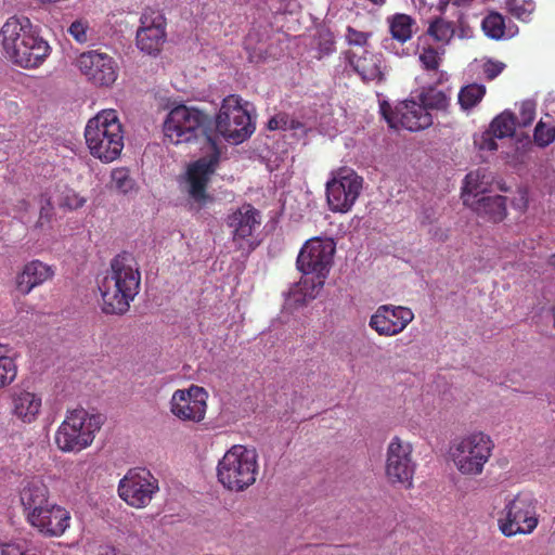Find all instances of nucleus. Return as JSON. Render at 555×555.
Wrapping results in <instances>:
<instances>
[{
    "mask_svg": "<svg viewBox=\"0 0 555 555\" xmlns=\"http://www.w3.org/2000/svg\"><path fill=\"white\" fill-rule=\"evenodd\" d=\"M509 13L518 20L528 21L534 11V3L531 0H507Z\"/></svg>",
    "mask_w": 555,
    "mask_h": 555,
    "instance_id": "4c0bfd02",
    "label": "nucleus"
},
{
    "mask_svg": "<svg viewBox=\"0 0 555 555\" xmlns=\"http://www.w3.org/2000/svg\"><path fill=\"white\" fill-rule=\"evenodd\" d=\"M490 176L487 175L486 170L478 169L470 171L464 179L462 198L465 205H474V201L479 198L480 194H483L487 189Z\"/></svg>",
    "mask_w": 555,
    "mask_h": 555,
    "instance_id": "cd10ccee",
    "label": "nucleus"
},
{
    "mask_svg": "<svg viewBox=\"0 0 555 555\" xmlns=\"http://www.w3.org/2000/svg\"><path fill=\"white\" fill-rule=\"evenodd\" d=\"M137 47L149 55H157L166 40V20L160 11L146 8L140 17Z\"/></svg>",
    "mask_w": 555,
    "mask_h": 555,
    "instance_id": "2eb2a0df",
    "label": "nucleus"
},
{
    "mask_svg": "<svg viewBox=\"0 0 555 555\" xmlns=\"http://www.w3.org/2000/svg\"><path fill=\"white\" fill-rule=\"evenodd\" d=\"M11 351L8 344L0 343V389L9 386L16 378L17 366Z\"/></svg>",
    "mask_w": 555,
    "mask_h": 555,
    "instance_id": "c756f323",
    "label": "nucleus"
},
{
    "mask_svg": "<svg viewBox=\"0 0 555 555\" xmlns=\"http://www.w3.org/2000/svg\"><path fill=\"white\" fill-rule=\"evenodd\" d=\"M492 449L493 442L488 435L472 433L453 442L450 456L462 475L477 476L482 473Z\"/></svg>",
    "mask_w": 555,
    "mask_h": 555,
    "instance_id": "6e6552de",
    "label": "nucleus"
},
{
    "mask_svg": "<svg viewBox=\"0 0 555 555\" xmlns=\"http://www.w3.org/2000/svg\"><path fill=\"white\" fill-rule=\"evenodd\" d=\"M545 115L555 117V92H550L544 101Z\"/></svg>",
    "mask_w": 555,
    "mask_h": 555,
    "instance_id": "a18cd8bd",
    "label": "nucleus"
},
{
    "mask_svg": "<svg viewBox=\"0 0 555 555\" xmlns=\"http://www.w3.org/2000/svg\"><path fill=\"white\" fill-rule=\"evenodd\" d=\"M98 555H127L114 546L105 545L100 547Z\"/></svg>",
    "mask_w": 555,
    "mask_h": 555,
    "instance_id": "de8ad7c7",
    "label": "nucleus"
},
{
    "mask_svg": "<svg viewBox=\"0 0 555 555\" xmlns=\"http://www.w3.org/2000/svg\"><path fill=\"white\" fill-rule=\"evenodd\" d=\"M498 522L505 537L531 533L539 524L535 500L527 493L516 495L506 502Z\"/></svg>",
    "mask_w": 555,
    "mask_h": 555,
    "instance_id": "9d476101",
    "label": "nucleus"
},
{
    "mask_svg": "<svg viewBox=\"0 0 555 555\" xmlns=\"http://www.w3.org/2000/svg\"><path fill=\"white\" fill-rule=\"evenodd\" d=\"M411 454L410 443L403 442L398 437L392 438L387 449L386 461V475L392 483H403L408 488L412 486L415 465Z\"/></svg>",
    "mask_w": 555,
    "mask_h": 555,
    "instance_id": "a211bd4d",
    "label": "nucleus"
},
{
    "mask_svg": "<svg viewBox=\"0 0 555 555\" xmlns=\"http://www.w3.org/2000/svg\"><path fill=\"white\" fill-rule=\"evenodd\" d=\"M346 57L350 67L365 82H382L385 80L386 65L380 53L366 49L348 51Z\"/></svg>",
    "mask_w": 555,
    "mask_h": 555,
    "instance_id": "412c9836",
    "label": "nucleus"
},
{
    "mask_svg": "<svg viewBox=\"0 0 555 555\" xmlns=\"http://www.w3.org/2000/svg\"><path fill=\"white\" fill-rule=\"evenodd\" d=\"M414 320L413 311L403 306L382 305L371 315L369 326L385 337L402 333Z\"/></svg>",
    "mask_w": 555,
    "mask_h": 555,
    "instance_id": "6ab92c4d",
    "label": "nucleus"
},
{
    "mask_svg": "<svg viewBox=\"0 0 555 555\" xmlns=\"http://www.w3.org/2000/svg\"><path fill=\"white\" fill-rule=\"evenodd\" d=\"M20 502L27 521L51 502L49 489L38 477L26 479L20 490Z\"/></svg>",
    "mask_w": 555,
    "mask_h": 555,
    "instance_id": "4be33fe9",
    "label": "nucleus"
},
{
    "mask_svg": "<svg viewBox=\"0 0 555 555\" xmlns=\"http://www.w3.org/2000/svg\"><path fill=\"white\" fill-rule=\"evenodd\" d=\"M258 454L255 449L242 444L232 446L219 460L217 478L231 492H243L251 487L258 476Z\"/></svg>",
    "mask_w": 555,
    "mask_h": 555,
    "instance_id": "423d86ee",
    "label": "nucleus"
},
{
    "mask_svg": "<svg viewBox=\"0 0 555 555\" xmlns=\"http://www.w3.org/2000/svg\"><path fill=\"white\" fill-rule=\"evenodd\" d=\"M380 113L390 128L420 131L433 125V116L415 100H405L391 107L387 102L380 103Z\"/></svg>",
    "mask_w": 555,
    "mask_h": 555,
    "instance_id": "ddd939ff",
    "label": "nucleus"
},
{
    "mask_svg": "<svg viewBox=\"0 0 555 555\" xmlns=\"http://www.w3.org/2000/svg\"><path fill=\"white\" fill-rule=\"evenodd\" d=\"M372 3L376 4V5H382L385 3V0H370Z\"/></svg>",
    "mask_w": 555,
    "mask_h": 555,
    "instance_id": "3c124183",
    "label": "nucleus"
},
{
    "mask_svg": "<svg viewBox=\"0 0 555 555\" xmlns=\"http://www.w3.org/2000/svg\"><path fill=\"white\" fill-rule=\"evenodd\" d=\"M372 34L369 31H360L352 26H347L345 39L349 46L360 47L361 50L367 44Z\"/></svg>",
    "mask_w": 555,
    "mask_h": 555,
    "instance_id": "58836bf2",
    "label": "nucleus"
},
{
    "mask_svg": "<svg viewBox=\"0 0 555 555\" xmlns=\"http://www.w3.org/2000/svg\"><path fill=\"white\" fill-rule=\"evenodd\" d=\"M66 199H67L66 205L69 206V208H72V209L80 208L86 204V198L80 197L75 193H73L72 199L69 196H67Z\"/></svg>",
    "mask_w": 555,
    "mask_h": 555,
    "instance_id": "49530a36",
    "label": "nucleus"
},
{
    "mask_svg": "<svg viewBox=\"0 0 555 555\" xmlns=\"http://www.w3.org/2000/svg\"><path fill=\"white\" fill-rule=\"evenodd\" d=\"M443 52L439 53L437 49L433 47L424 48L423 51L418 55V60L422 66L427 72L434 73V80L436 83H442L448 80V74L446 72L439 70L440 63L442 61Z\"/></svg>",
    "mask_w": 555,
    "mask_h": 555,
    "instance_id": "c85d7f7f",
    "label": "nucleus"
},
{
    "mask_svg": "<svg viewBox=\"0 0 555 555\" xmlns=\"http://www.w3.org/2000/svg\"><path fill=\"white\" fill-rule=\"evenodd\" d=\"M417 100L424 105L427 112L433 109H446L449 105L448 95L443 91L431 87L423 88L417 95Z\"/></svg>",
    "mask_w": 555,
    "mask_h": 555,
    "instance_id": "2f4dec72",
    "label": "nucleus"
},
{
    "mask_svg": "<svg viewBox=\"0 0 555 555\" xmlns=\"http://www.w3.org/2000/svg\"><path fill=\"white\" fill-rule=\"evenodd\" d=\"M427 35L430 36L434 41L447 46L455 35V25L451 21L436 17L429 23Z\"/></svg>",
    "mask_w": 555,
    "mask_h": 555,
    "instance_id": "7c9ffc66",
    "label": "nucleus"
},
{
    "mask_svg": "<svg viewBox=\"0 0 555 555\" xmlns=\"http://www.w3.org/2000/svg\"><path fill=\"white\" fill-rule=\"evenodd\" d=\"M490 128L498 139L513 137L516 129V117L512 112L505 111L491 121Z\"/></svg>",
    "mask_w": 555,
    "mask_h": 555,
    "instance_id": "473e14b6",
    "label": "nucleus"
},
{
    "mask_svg": "<svg viewBox=\"0 0 555 555\" xmlns=\"http://www.w3.org/2000/svg\"><path fill=\"white\" fill-rule=\"evenodd\" d=\"M474 0H451L453 5L456 7H467Z\"/></svg>",
    "mask_w": 555,
    "mask_h": 555,
    "instance_id": "09e8293b",
    "label": "nucleus"
},
{
    "mask_svg": "<svg viewBox=\"0 0 555 555\" xmlns=\"http://www.w3.org/2000/svg\"><path fill=\"white\" fill-rule=\"evenodd\" d=\"M41 398L29 391H20L13 397V414L24 423L34 422L40 413Z\"/></svg>",
    "mask_w": 555,
    "mask_h": 555,
    "instance_id": "393cba45",
    "label": "nucleus"
},
{
    "mask_svg": "<svg viewBox=\"0 0 555 555\" xmlns=\"http://www.w3.org/2000/svg\"><path fill=\"white\" fill-rule=\"evenodd\" d=\"M0 555H36L33 551L16 543L0 544Z\"/></svg>",
    "mask_w": 555,
    "mask_h": 555,
    "instance_id": "c03bdc74",
    "label": "nucleus"
},
{
    "mask_svg": "<svg viewBox=\"0 0 555 555\" xmlns=\"http://www.w3.org/2000/svg\"><path fill=\"white\" fill-rule=\"evenodd\" d=\"M325 193L333 212L346 214L351 210L363 189V178L353 169L343 167L331 173Z\"/></svg>",
    "mask_w": 555,
    "mask_h": 555,
    "instance_id": "9b49d317",
    "label": "nucleus"
},
{
    "mask_svg": "<svg viewBox=\"0 0 555 555\" xmlns=\"http://www.w3.org/2000/svg\"><path fill=\"white\" fill-rule=\"evenodd\" d=\"M0 41L8 59L23 68H37L51 48L26 16L10 17L0 30Z\"/></svg>",
    "mask_w": 555,
    "mask_h": 555,
    "instance_id": "7ed1b4c3",
    "label": "nucleus"
},
{
    "mask_svg": "<svg viewBox=\"0 0 555 555\" xmlns=\"http://www.w3.org/2000/svg\"><path fill=\"white\" fill-rule=\"evenodd\" d=\"M88 24L85 21L78 20L70 24L68 33L79 43L88 41Z\"/></svg>",
    "mask_w": 555,
    "mask_h": 555,
    "instance_id": "79ce46f5",
    "label": "nucleus"
},
{
    "mask_svg": "<svg viewBox=\"0 0 555 555\" xmlns=\"http://www.w3.org/2000/svg\"><path fill=\"white\" fill-rule=\"evenodd\" d=\"M158 490V480L142 467L129 469L118 485L120 499L135 508L147 506Z\"/></svg>",
    "mask_w": 555,
    "mask_h": 555,
    "instance_id": "f8f14e48",
    "label": "nucleus"
},
{
    "mask_svg": "<svg viewBox=\"0 0 555 555\" xmlns=\"http://www.w3.org/2000/svg\"><path fill=\"white\" fill-rule=\"evenodd\" d=\"M387 22L389 25L391 38L383 40V48L385 50L391 51L392 40H397L400 43H405L413 37L417 29L415 20L408 14L396 13L392 16H389Z\"/></svg>",
    "mask_w": 555,
    "mask_h": 555,
    "instance_id": "b1692460",
    "label": "nucleus"
},
{
    "mask_svg": "<svg viewBox=\"0 0 555 555\" xmlns=\"http://www.w3.org/2000/svg\"><path fill=\"white\" fill-rule=\"evenodd\" d=\"M216 130L233 144H240L253 134L255 125L238 95L231 94L222 101L216 117Z\"/></svg>",
    "mask_w": 555,
    "mask_h": 555,
    "instance_id": "1a4fd4ad",
    "label": "nucleus"
},
{
    "mask_svg": "<svg viewBox=\"0 0 555 555\" xmlns=\"http://www.w3.org/2000/svg\"><path fill=\"white\" fill-rule=\"evenodd\" d=\"M335 243L331 238L313 237L305 243L297 257V268L304 274L298 285V302L314 299L324 286L333 263Z\"/></svg>",
    "mask_w": 555,
    "mask_h": 555,
    "instance_id": "20e7f679",
    "label": "nucleus"
},
{
    "mask_svg": "<svg viewBox=\"0 0 555 555\" xmlns=\"http://www.w3.org/2000/svg\"><path fill=\"white\" fill-rule=\"evenodd\" d=\"M550 264H552L553 267H555V253L550 257Z\"/></svg>",
    "mask_w": 555,
    "mask_h": 555,
    "instance_id": "603ef678",
    "label": "nucleus"
},
{
    "mask_svg": "<svg viewBox=\"0 0 555 555\" xmlns=\"http://www.w3.org/2000/svg\"><path fill=\"white\" fill-rule=\"evenodd\" d=\"M486 87L481 83H470L459 92V103L465 111L475 107L485 96Z\"/></svg>",
    "mask_w": 555,
    "mask_h": 555,
    "instance_id": "72a5a7b5",
    "label": "nucleus"
},
{
    "mask_svg": "<svg viewBox=\"0 0 555 555\" xmlns=\"http://www.w3.org/2000/svg\"><path fill=\"white\" fill-rule=\"evenodd\" d=\"M505 66L503 62L488 59L482 63L481 69L487 80H493L504 70Z\"/></svg>",
    "mask_w": 555,
    "mask_h": 555,
    "instance_id": "a19ab883",
    "label": "nucleus"
},
{
    "mask_svg": "<svg viewBox=\"0 0 555 555\" xmlns=\"http://www.w3.org/2000/svg\"><path fill=\"white\" fill-rule=\"evenodd\" d=\"M537 104L532 100H526L520 104L518 125L520 127H528L532 124L535 117Z\"/></svg>",
    "mask_w": 555,
    "mask_h": 555,
    "instance_id": "ea45409f",
    "label": "nucleus"
},
{
    "mask_svg": "<svg viewBox=\"0 0 555 555\" xmlns=\"http://www.w3.org/2000/svg\"><path fill=\"white\" fill-rule=\"evenodd\" d=\"M495 139H498L494 133H492V129L489 127V130L483 132L480 138L475 139V144L483 151H496L498 144Z\"/></svg>",
    "mask_w": 555,
    "mask_h": 555,
    "instance_id": "37998d69",
    "label": "nucleus"
},
{
    "mask_svg": "<svg viewBox=\"0 0 555 555\" xmlns=\"http://www.w3.org/2000/svg\"><path fill=\"white\" fill-rule=\"evenodd\" d=\"M469 206L478 216L492 222H500L506 216V198L502 195H482Z\"/></svg>",
    "mask_w": 555,
    "mask_h": 555,
    "instance_id": "a878e982",
    "label": "nucleus"
},
{
    "mask_svg": "<svg viewBox=\"0 0 555 555\" xmlns=\"http://www.w3.org/2000/svg\"><path fill=\"white\" fill-rule=\"evenodd\" d=\"M225 223L240 249L254 248L250 237L261 224V214L258 209L250 204H244L228 215Z\"/></svg>",
    "mask_w": 555,
    "mask_h": 555,
    "instance_id": "dca6fc26",
    "label": "nucleus"
},
{
    "mask_svg": "<svg viewBox=\"0 0 555 555\" xmlns=\"http://www.w3.org/2000/svg\"><path fill=\"white\" fill-rule=\"evenodd\" d=\"M268 128L270 130L291 131L295 137H298V131H305V126L286 113H279L272 116L268 121Z\"/></svg>",
    "mask_w": 555,
    "mask_h": 555,
    "instance_id": "c9c22d12",
    "label": "nucleus"
},
{
    "mask_svg": "<svg viewBox=\"0 0 555 555\" xmlns=\"http://www.w3.org/2000/svg\"><path fill=\"white\" fill-rule=\"evenodd\" d=\"M135 182L127 168H115L111 172L109 189L119 194H128L134 190Z\"/></svg>",
    "mask_w": 555,
    "mask_h": 555,
    "instance_id": "f704fd0d",
    "label": "nucleus"
},
{
    "mask_svg": "<svg viewBox=\"0 0 555 555\" xmlns=\"http://www.w3.org/2000/svg\"><path fill=\"white\" fill-rule=\"evenodd\" d=\"M281 4L286 5L291 0H278Z\"/></svg>",
    "mask_w": 555,
    "mask_h": 555,
    "instance_id": "864d4df0",
    "label": "nucleus"
},
{
    "mask_svg": "<svg viewBox=\"0 0 555 555\" xmlns=\"http://www.w3.org/2000/svg\"><path fill=\"white\" fill-rule=\"evenodd\" d=\"M534 143L540 147H546L555 141V126L540 120L533 132Z\"/></svg>",
    "mask_w": 555,
    "mask_h": 555,
    "instance_id": "e433bc0d",
    "label": "nucleus"
},
{
    "mask_svg": "<svg viewBox=\"0 0 555 555\" xmlns=\"http://www.w3.org/2000/svg\"><path fill=\"white\" fill-rule=\"evenodd\" d=\"M70 513L65 507L50 502L27 522L44 538L62 537L70 526Z\"/></svg>",
    "mask_w": 555,
    "mask_h": 555,
    "instance_id": "aec40b11",
    "label": "nucleus"
},
{
    "mask_svg": "<svg viewBox=\"0 0 555 555\" xmlns=\"http://www.w3.org/2000/svg\"><path fill=\"white\" fill-rule=\"evenodd\" d=\"M485 35L493 40H503L514 37L518 27L514 24H505L504 16L498 12H491L483 17L481 23Z\"/></svg>",
    "mask_w": 555,
    "mask_h": 555,
    "instance_id": "bb28decb",
    "label": "nucleus"
},
{
    "mask_svg": "<svg viewBox=\"0 0 555 555\" xmlns=\"http://www.w3.org/2000/svg\"><path fill=\"white\" fill-rule=\"evenodd\" d=\"M209 116L195 106L184 104L170 109L164 121V134L172 144L190 143L203 139L210 153L192 163L188 168V192L191 198L205 204L207 184L216 170L220 152L216 137L208 130Z\"/></svg>",
    "mask_w": 555,
    "mask_h": 555,
    "instance_id": "f257e3e1",
    "label": "nucleus"
},
{
    "mask_svg": "<svg viewBox=\"0 0 555 555\" xmlns=\"http://www.w3.org/2000/svg\"><path fill=\"white\" fill-rule=\"evenodd\" d=\"M81 74L99 87H108L117 79V66L113 57L106 53L91 50L77 59Z\"/></svg>",
    "mask_w": 555,
    "mask_h": 555,
    "instance_id": "f3484780",
    "label": "nucleus"
},
{
    "mask_svg": "<svg viewBox=\"0 0 555 555\" xmlns=\"http://www.w3.org/2000/svg\"><path fill=\"white\" fill-rule=\"evenodd\" d=\"M207 398V391L199 386L178 389L172 393L170 411L180 421L199 423L206 415Z\"/></svg>",
    "mask_w": 555,
    "mask_h": 555,
    "instance_id": "4468645a",
    "label": "nucleus"
},
{
    "mask_svg": "<svg viewBox=\"0 0 555 555\" xmlns=\"http://www.w3.org/2000/svg\"><path fill=\"white\" fill-rule=\"evenodd\" d=\"M102 424L101 414H90L82 408L67 411L65 420L55 431V444L63 452H80L91 446Z\"/></svg>",
    "mask_w": 555,
    "mask_h": 555,
    "instance_id": "0eeeda50",
    "label": "nucleus"
},
{
    "mask_svg": "<svg viewBox=\"0 0 555 555\" xmlns=\"http://www.w3.org/2000/svg\"><path fill=\"white\" fill-rule=\"evenodd\" d=\"M90 154L103 163L117 159L124 149V131L114 109H104L91 118L85 128Z\"/></svg>",
    "mask_w": 555,
    "mask_h": 555,
    "instance_id": "39448f33",
    "label": "nucleus"
},
{
    "mask_svg": "<svg viewBox=\"0 0 555 555\" xmlns=\"http://www.w3.org/2000/svg\"><path fill=\"white\" fill-rule=\"evenodd\" d=\"M54 271L52 267L40 260H33L26 263L23 270L16 275V289L23 294H29L35 287L52 279Z\"/></svg>",
    "mask_w": 555,
    "mask_h": 555,
    "instance_id": "5701e85b",
    "label": "nucleus"
},
{
    "mask_svg": "<svg viewBox=\"0 0 555 555\" xmlns=\"http://www.w3.org/2000/svg\"><path fill=\"white\" fill-rule=\"evenodd\" d=\"M141 273L135 258L121 253L111 261V268L99 284L103 311L111 314L125 313L138 295Z\"/></svg>",
    "mask_w": 555,
    "mask_h": 555,
    "instance_id": "f03ea898",
    "label": "nucleus"
},
{
    "mask_svg": "<svg viewBox=\"0 0 555 555\" xmlns=\"http://www.w3.org/2000/svg\"><path fill=\"white\" fill-rule=\"evenodd\" d=\"M433 235H434L435 237H437L439 241H444V240L447 238V234H446V232H444V231H442V230L435 231V232L433 233Z\"/></svg>",
    "mask_w": 555,
    "mask_h": 555,
    "instance_id": "8fccbe9b",
    "label": "nucleus"
}]
</instances>
